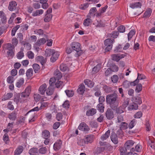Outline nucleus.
Returning <instances> with one entry per match:
<instances>
[{"label":"nucleus","instance_id":"f257e3e1","mask_svg":"<svg viewBox=\"0 0 155 155\" xmlns=\"http://www.w3.org/2000/svg\"><path fill=\"white\" fill-rule=\"evenodd\" d=\"M118 99L117 94L116 93H114L107 95L106 102L107 104L109 105L110 107L112 109L114 110L116 107L118 106Z\"/></svg>","mask_w":155,"mask_h":155},{"label":"nucleus","instance_id":"f03ea898","mask_svg":"<svg viewBox=\"0 0 155 155\" xmlns=\"http://www.w3.org/2000/svg\"><path fill=\"white\" fill-rule=\"evenodd\" d=\"M39 110L38 107H36L28 111L26 114V115H28L29 117V122H32L35 121V117L36 114L34 111H38Z\"/></svg>","mask_w":155,"mask_h":155},{"label":"nucleus","instance_id":"7ed1b4c3","mask_svg":"<svg viewBox=\"0 0 155 155\" xmlns=\"http://www.w3.org/2000/svg\"><path fill=\"white\" fill-rule=\"evenodd\" d=\"M114 42V39L108 38L106 39L104 41V45L106 47L105 49V51H110L111 49L113 46V44Z\"/></svg>","mask_w":155,"mask_h":155},{"label":"nucleus","instance_id":"20e7f679","mask_svg":"<svg viewBox=\"0 0 155 155\" xmlns=\"http://www.w3.org/2000/svg\"><path fill=\"white\" fill-rule=\"evenodd\" d=\"M71 46L73 50L77 52V54L80 56L81 55V51L80 44L77 42H73L71 43Z\"/></svg>","mask_w":155,"mask_h":155},{"label":"nucleus","instance_id":"39448f33","mask_svg":"<svg viewBox=\"0 0 155 155\" xmlns=\"http://www.w3.org/2000/svg\"><path fill=\"white\" fill-rule=\"evenodd\" d=\"M145 78V77L143 74H140L139 73H138L137 78L134 81L130 82V84L131 86H135L138 83L139 80L143 79Z\"/></svg>","mask_w":155,"mask_h":155},{"label":"nucleus","instance_id":"423d86ee","mask_svg":"<svg viewBox=\"0 0 155 155\" xmlns=\"http://www.w3.org/2000/svg\"><path fill=\"white\" fill-rule=\"evenodd\" d=\"M78 129L84 131H87L89 130V127L84 122L81 123L78 127Z\"/></svg>","mask_w":155,"mask_h":155},{"label":"nucleus","instance_id":"0eeeda50","mask_svg":"<svg viewBox=\"0 0 155 155\" xmlns=\"http://www.w3.org/2000/svg\"><path fill=\"white\" fill-rule=\"evenodd\" d=\"M17 4L16 1H12L9 3L8 7V9L10 11H13L16 9Z\"/></svg>","mask_w":155,"mask_h":155},{"label":"nucleus","instance_id":"6e6552de","mask_svg":"<svg viewBox=\"0 0 155 155\" xmlns=\"http://www.w3.org/2000/svg\"><path fill=\"white\" fill-rule=\"evenodd\" d=\"M119 35V32L116 31H112L111 33L107 34V38H117Z\"/></svg>","mask_w":155,"mask_h":155},{"label":"nucleus","instance_id":"1a4fd4ad","mask_svg":"<svg viewBox=\"0 0 155 155\" xmlns=\"http://www.w3.org/2000/svg\"><path fill=\"white\" fill-rule=\"evenodd\" d=\"M47 87V85L45 83L41 85L38 90L39 93L42 95L44 94L45 91H46Z\"/></svg>","mask_w":155,"mask_h":155},{"label":"nucleus","instance_id":"9d476101","mask_svg":"<svg viewBox=\"0 0 155 155\" xmlns=\"http://www.w3.org/2000/svg\"><path fill=\"white\" fill-rule=\"evenodd\" d=\"M106 117L108 119H112L114 117L113 112L110 108L107 109L106 112Z\"/></svg>","mask_w":155,"mask_h":155},{"label":"nucleus","instance_id":"9b49d317","mask_svg":"<svg viewBox=\"0 0 155 155\" xmlns=\"http://www.w3.org/2000/svg\"><path fill=\"white\" fill-rule=\"evenodd\" d=\"M24 150L23 147L22 146H19L16 148L14 153V155H20Z\"/></svg>","mask_w":155,"mask_h":155},{"label":"nucleus","instance_id":"f8f14e48","mask_svg":"<svg viewBox=\"0 0 155 155\" xmlns=\"http://www.w3.org/2000/svg\"><path fill=\"white\" fill-rule=\"evenodd\" d=\"M91 16L90 15L87 16L86 19L84 21L83 24L85 26H88L91 23Z\"/></svg>","mask_w":155,"mask_h":155},{"label":"nucleus","instance_id":"ddd939ff","mask_svg":"<svg viewBox=\"0 0 155 155\" xmlns=\"http://www.w3.org/2000/svg\"><path fill=\"white\" fill-rule=\"evenodd\" d=\"M37 62H40L42 65H43L46 62V59L42 56H38L35 58Z\"/></svg>","mask_w":155,"mask_h":155},{"label":"nucleus","instance_id":"4468645a","mask_svg":"<svg viewBox=\"0 0 155 155\" xmlns=\"http://www.w3.org/2000/svg\"><path fill=\"white\" fill-rule=\"evenodd\" d=\"M134 142L132 140H128L124 144V147L127 150H129L133 145Z\"/></svg>","mask_w":155,"mask_h":155},{"label":"nucleus","instance_id":"2eb2a0df","mask_svg":"<svg viewBox=\"0 0 155 155\" xmlns=\"http://www.w3.org/2000/svg\"><path fill=\"white\" fill-rule=\"evenodd\" d=\"M110 138L114 144H117L118 143V138L117 135L114 133H112L110 136Z\"/></svg>","mask_w":155,"mask_h":155},{"label":"nucleus","instance_id":"dca6fc26","mask_svg":"<svg viewBox=\"0 0 155 155\" xmlns=\"http://www.w3.org/2000/svg\"><path fill=\"white\" fill-rule=\"evenodd\" d=\"M62 143V142L60 140L56 142L54 145L53 148L54 150H59L61 147Z\"/></svg>","mask_w":155,"mask_h":155},{"label":"nucleus","instance_id":"f3484780","mask_svg":"<svg viewBox=\"0 0 155 155\" xmlns=\"http://www.w3.org/2000/svg\"><path fill=\"white\" fill-rule=\"evenodd\" d=\"M0 18L2 23L5 24L7 21V18L5 14L3 11H0Z\"/></svg>","mask_w":155,"mask_h":155},{"label":"nucleus","instance_id":"a211bd4d","mask_svg":"<svg viewBox=\"0 0 155 155\" xmlns=\"http://www.w3.org/2000/svg\"><path fill=\"white\" fill-rule=\"evenodd\" d=\"M20 103L24 102L28 99V96L25 94V93L23 92L21 93L20 94Z\"/></svg>","mask_w":155,"mask_h":155},{"label":"nucleus","instance_id":"6ab92c4d","mask_svg":"<svg viewBox=\"0 0 155 155\" xmlns=\"http://www.w3.org/2000/svg\"><path fill=\"white\" fill-rule=\"evenodd\" d=\"M29 154L31 155H39L38 150L37 148H33L31 149L29 151Z\"/></svg>","mask_w":155,"mask_h":155},{"label":"nucleus","instance_id":"aec40b11","mask_svg":"<svg viewBox=\"0 0 155 155\" xmlns=\"http://www.w3.org/2000/svg\"><path fill=\"white\" fill-rule=\"evenodd\" d=\"M94 136L92 135H89L86 137L85 139V142L87 144L88 143H91L93 140Z\"/></svg>","mask_w":155,"mask_h":155},{"label":"nucleus","instance_id":"412c9836","mask_svg":"<svg viewBox=\"0 0 155 155\" xmlns=\"http://www.w3.org/2000/svg\"><path fill=\"white\" fill-rule=\"evenodd\" d=\"M96 113V110L94 108H92L88 110L86 112V115L88 116H92Z\"/></svg>","mask_w":155,"mask_h":155},{"label":"nucleus","instance_id":"4be33fe9","mask_svg":"<svg viewBox=\"0 0 155 155\" xmlns=\"http://www.w3.org/2000/svg\"><path fill=\"white\" fill-rule=\"evenodd\" d=\"M85 91V86L83 84H81L79 86L77 90L78 93L80 94H83Z\"/></svg>","mask_w":155,"mask_h":155},{"label":"nucleus","instance_id":"5701e85b","mask_svg":"<svg viewBox=\"0 0 155 155\" xmlns=\"http://www.w3.org/2000/svg\"><path fill=\"white\" fill-rule=\"evenodd\" d=\"M120 130L118 131L120 134L122 133V130H125L127 128V124L125 122H122L120 126Z\"/></svg>","mask_w":155,"mask_h":155},{"label":"nucleus","instance_id":"b1692460","mask_svg":"<svg viewBox=\"0 0 155 155\" xmlns=\"http://www.w3.org/2000/svg\"><path fill=\"white\" fill-rule=\"evenodd\" d=\"M54 78L57 80H59L62 77L61 73L58 70H56L54 72Z\"/></svg>","mask_w":155,"mask_h":155},{"label":"nucleus","instance_id":"393cba45","mask_svg":"<svg viewBox=\"0 0 155 155\" xmlns=\"http://www.w3.org/2000/svg\"><path fill=\"white\" fill-rule=\"evenodd\" d=\"M97 108L100 112H103L104 108V104L102 103H100L97 105Z\"/></svg>","mask_w":155,"mask_h":155},{"label":"nucleus","instance_id":"a878e982","mask_svg":"<svg viewBox=\"0 0 155 155\" xmlns=\"http://www.w3.org/2000/svg\"><path fill=\"white\" fill-rule=\"evenodd\" d=\"M16 115L17 114L15 112L13 111L9 115L8 117L10 120H14L16 119Z\"/></svg>","mask_w":155,"mask_h":155},{"label":"nucleus","instance_id":"bb28decb","mask_svg":"<svg viewBox=\"0 0 155 155\" xmlns=\"http://www.w3.org/2000/svg\"><path fill=\"white\" fill-rule=\"evenodd\" d=\"M141 6V4L139 2H134L130 4V7L132 8H140Z\"/></svg>","mask_w":155,"mask_h":155},{"label":"nucleus","instance_id":"cd10ccee","mask_svg":"<svg viewBox=\"0 0 155 155\" xmlns=\"http://www.w3.org/2000/svg\"><path fill=\"white\" fill-rule=\"evenodd\" d=\"M44 10L42 9L37 10L33 12L32 16H36L40 15L43 14Z\"/></svg>","mask_w":155,"mask_h":155},{"label":"nucleus","instance_id":"c85d7f7f","mask_svg":"<svg viewBox=\"0 0 155 155\" xmlns=\"http://www.w3.org/2000/svg\"><path fill=\"white\" fill-rule=\"evenodd\" d=\"M46 40L44 38H42L38 39L36 43V44L38 46H40L44 44Z\"/></svg>","mask_w":155,"mask_h":155},{"label":"nucleus","instance_id":"c756f323","mask_svg":"<svg viewBox=\"0 0 155 155\" xmlns=\"http://www.w3.org/2000/svg\"><path fill=\"white\" fill-rule=\"evenodd\" d=\"M124 108L122 106L117 107H116L114 110H115L116 113L117 114H121L124 112Z\"/></svg>","mask_w":155,"mask_h":155},{"label":"nucleus","instance_id":"7c9ffc66","mask_svg":"<svg viewBox=\"0 0 155 155\" xmlns=\"http://www.w3.org/2000/svg\"><path fill=\"white\" fill-rule=\"evenodd\" d=\"M54 92V89L52 88V87L50 86L46 91V93L47 95H51Z\"/></svg>","mask_w":155,"mask_h":155},{"label":"nucleus","instance_id":"2f4dec72","mask_svg":"<svg viewBox=\"0 0 155 155\" xmlns=\"http://www.w3.org/2000/svg\"><path fill=\"white\" fill-rule=\"evenodd\" d=\"M84 82L85 85H87L88 87L92 88L93 87L94 84V83L88 79H86L84 81Z\"/></svg>","mask_w":155,"mask_h":155},{"label":"nucleus","instance_id":"473e14b6","mask_svg":"<svg viewBox=\"0 0 155 155\" xmlns=\"http://www.w3.org/2000/svg\"><path fill=\"white\" fill-rule=\"evenodd\" d=\"M33 70L32 68L28 69L26 72V76L28 78H31L33 75Z\"/></svg>","mask_w":155,"mask_h":155},{"label":"nucleus","instance_id":"72a5a7b5","mask_svg":"<svg viewBox=\"0 0 155 155\" xmlns=\"http://www.w3.org/2000/svg\"><path fill=\"white\" fill-rule=\"evenodd\" d=\"M152 10L150 8H149L145 11L144 12L143 16L144 17H149L151 13Z\"/></svg>","mask_w":155,"mask_h":155},{"label":"nucleus","instance_id":"f704fd0d","mask_svg":"<svg viewBox=\"0 0 155 155\" xmlns=\"http://www.w3.org/2000/svg\"><path fill=\"white\" fill-rule=\"evenodd\" d=\"M13 96V94L12 93H8L5 95L3 97L2 100H8L11 98Z\"/></svg>","mask_w":155,"mask_h":155},{"label":"nucleus","instance_id":"c9c22d12","mask_svg":"<svg viewBox=\"0 0 155 155\" xmlns=\"http://www.w3.org/2000/svg\"><path fill=\"white\" fill-rule=\"evenodd\" d=\"M110 134V131L108 130L105 134L101 136V139L102 140H104L107 139L109 137Z\"/></svg>","mask_w":155,"mask_h":155},{"label":"nucleus","instance_id":"e433bc0d","mask_svg":"<svg viewBox=\"0 0 155 155\" xmlns=\"http://www.w3.org/2000/svg\"><path fill=\"white\" fill-rule=\"evenodd\" d=\"M54 50L53 49H46L45 51V54L46 55V56H50L51 55H52L53 52H54Z\"/></svg>","mask_w":155,"mask_h":155},{"label":"nucleus","instance_id":"4c0bfd02","mask_svg":"<svg viewBox=\"0 0 155 155\" xmlns=\"http://www.w3.org/2000/svg\"><path fill=\"white\" fill-rule=\"evenodd\" d=\"M42 136L44 138H48L50 136V132L48 130H45L42 132Z\"/></svg>","mask_w":155,"mask_h":155},{"label":"nucleus","instance_id":"58836bf2","mask_svg":"<svg viewBox=\"0 0 155 155\" xmlns=\"http://www.w3.org/2000/svg\"><path fill=\"white\" fill-rule=\"evenodd\" d=\"M20 27V25H17L12 28L11 32L12 36H13L15 35L16 31Z\"/></svg>","mask_w":155,"mask_h":155},{"label":"nucleus","instance_id":"ea45409f","mask_svg":"<svg viewBox=\"0 0 155 155\" xmlns=\"http://www.w3.org/2000/svg\"><path fill=\"white\" fill-rule=\"evenodd\" d=\"M24 79L23 78H21L16 83V86L18 87H20L23 84L24 82Z\"/></svg>","mask_w":155,"mask_h":155},{"label":"nucleus","instance_id":"a19ab883","mask_svg":"<svg viewBox=\"0 0 155 155\" xmlns=\"http://www.w3.org/2000/svg\"><path fill=\"white\" fill-rule=\"evenodd\" d=\"M110 67L112 72L117 71L118 70V67L114 63H112L111 64Z\"/></svg>","mask_w":155,"mask_h":155},{"label":"nucleus","instance_id":"79ce46f5","mask_svg":"<svg viewBox=\"0 0 155 155\" xmlns=\"http://www.w3.org/2000/svg\"><path fill=\"white\" fill-rule=\"evenodd\" d=\"M97 11L96 8L95 7L92 8L90 10L89 13L88 15H90L91 16H94L95 14V12Z\"/></svg>","mask_w":155,"mask_h":155},{"label":"nucleus","instance_id":"37998d69","mask_svg":"<svg viewBox=\"0 0 155 155\" xmlns=\"http://www.w3.org/2000/svg\"><path fill=\"white\" fill-rule=\"evenodd\" d=\"M111 57L112 59L116 61H118L120 60L119 54H114L111 55Z\"/></svg>","mask_w":155,"mask_h":155},{"label":"nucleus","instance_id":"c03bdc74","mask_svg":"<svg viewBox=\"0 0 155 155\" xmlns=\"http://www.w3.org/2000/svg\"><path fill=\"white\" fill-rule=\"evenodd\" d=\"M65 92L67 95L69 97H72L74 94V92L71 90H66Z\"/></svg>","mask_w":155,"mask_h":155},{"label":"nucleus","instance_id":"a18cd8bd","mask_svg":"<svg viewBox=\"0 0 155 155\" xmlns=\"http://www.w3.org/2000/svg\"><path fill=\"white\" fill-rule=\"evenodd\" d=\"M52 18V15L50 14H47L46 17L44 19V20L45 22H49L50 21Z\"/></svg>","mask_w":155,"mask_h":155},{"label":"nucleus","instance_id":"49530a36","mask_svg":"<svg viewBox=\"0 0 155 155\" xmlns=\"http://www.w3.org/2000/svg\"><path fill=\"white\" fill-rule=\"evenodd\" d=\"M127 150L126 149V148L124 147H121L119 148V150L121 155H125L126 152L127 151Z\"/></svg>","mask_w":155,"mask_h":155},{"label":"nucleus","instance_id":"de8ad7c7","mask_svg":"<svg viewBox=\"0 0 155 155\" xmlns=\"http://www.w3.org/2000/svg\"><path fill=\"white\" fill-rule=\"evenodd\" d=\"M135 32L134 30H131L128 34V40H130L132 38L133 36L135 34Z\"/></svg>","mask_w":155,"mask_h":155},{"label":"nucleus","instance_id":"09e8293b","mask_svg":"<svg viewBox=\"0 0 155 155\" xmlns=\"http://www.w3.org/2000/svg\"><path fill=\"white\" fill-rule=\"evenodd\" d=\"M31 92V87L30 86H28L25 89V92H23L29 97Z\"/></svg>","mask_w":155,"mask_h":155},{"label":"nucleus","instance_id":"8fccbe9b","mask_svg":"<svg viewBox=\"0 0 155 155\" xmlns=\"http://www.w3.org/2000/svg\"><path fill=\"white\" fill-rule=\"evenodd\" d=\"M60 70L63 72L67 70L68 69V68L66 65L64 64H61L60 65Z\"/></svg>","mask_w":155,"mask_h":155},{"label":"nucleus","instance_id":"3c124183","mask_svg":"<svg viewBox=\"0 0 155 155\" xmlns=\"http://www.w3.org/2000/svg\"><path fill=\"white\" fill-rule=\"evenodd\" d=\"M138 109V105L136 104H133L130 106L129 107V109L130 110H136Z\"/></svg>","mask_w":155,"mask_h":155},{"label":"nucleus","instance_id":"603ef678","mask_svg":"<svg viewBox=\"0 0 155 155\" xmlns=\"http://www.w3.org/2000/svg\"><path fill=\"white\" fill-rule=\"evenodd\" d=\"M14 50H8L7 52L8 57L12 58L14 55Z\"/></svg>","mask_w":155,"mask_h":155},{"label":"nucleus","instance_id":"864d4df0","mask_svg":"<svg viewBox=\"0 0 155 155\" xmlns=\"http://www.w3.org/2000/svg\"><path fill=\"white\" fill-rule=\"evenodd\" d=\"M136 120L135 119H133L130 123L129 127L130 129L132 128L135 126L136 124Z\"/></svg>","mask_w":155,"mask_h":155},{"label":"nucleus","instance_id":"5fc2aeb1","mask_svg":"<svg viewBox=\"0 0 155 155\" xmlns=\"http://www.w3.org/2000/svg\"><path fill=\"white\" fill-rule=\"evenodd\" d=\"M111 79L113 83H116L118 80V76L117 75H114L111 77Z\"/></svg>","mask_w":155,"mask_h":155},{"label":"nucleus","instance_id":"6e6d98bb","mask_svg":"<svg viewBox=\"0 0 155 155\" xmlns=\"http://www.w3.org/2000/svg\"><path fill=\"white\" fill-rule=\"evenodd\" d=\"M130 84V83L127 81H125L123 82V86L125 88H127L129 87Z\"/></svg>","mask_w":155,"mask_h":155},{"label":"nucleus","instance_id":"4d7b16f0","mask_svg":"<svg viewBox=\"0 0 155 155\" xmlns=\"http://www.w3.org/2000/svg\"><path fill=\"white\" fill-rule=\"evenodd\" d=\"M101 69L100 65L99 64L97 65L93 68V72L94 73H97Z\"/></svg>","mask_w":155,"mask_h":155},{"label":"nucleus","instance_id":"13d9d810","mask_svg":"<svg viewBox=\"0 0 155 155\" xmlns=\"http://www.w3.org/2000/svg\"><path fill=\"white\" fill-rule=\"evenodd\" d=\"M12 102L11 101H9L7 104V108L9 109L13 110L14 109V108L13 105L12 104Z\"/></svg>","mask_w":155,"mask_h":155},{"label":"nucleus","instance_id":"bf43d9fd","mask_svg":"<svg viewBox=\"0 0 155 155\" xmlns=\"http://www.w3.org/2000/svg\"><path fill=\"white\" fill-rule=\"evenodd\" d=\"M47 150V148L45 147L41 148L38 150L39 153L41 154H45L46 153Z\"/></svg>","mask_w":155,"mask_h":155},{"label":"nucleus","instance_id":"052dcab7","mask_svg":"<svg viewBox=\"0 0 155 155\" xmlns=\"http://www.w3.org/2000/svg\"><path fill=\"white\" fill-rule=\"evenodd\" d=\"M14 46L11 43H8L6 46V48L8 50H13L15 49Z\"/></svg>","mask_w":155,"mask_h":155},{"label":"nucleus","instance_id":"680f3d73","mask_svg":"<svg viewBox=\"0 0 155 155\" xmlns=\"http://www.w3.org/2000/svg\"><path fill=\"white\" fill-rule=\"evenodd\" d=\"M104 89L107 93H109L112 91V88L111 87L105 86L104 87Z\"/></svg>","mask_w":155,"mask_h":155},{"label":"nucleus","instance_id":"e2e57ef3","mask_svg":"<svg viewBox=\"0 0 155 155\" xmlns=\"http://www.w3.org/2000/svg\"><path fill=\"white\" fill-rule=\"evenodd\" d=\"M56 79L54 77L50 78L49 81L50 86L52 87L54 85L55 83Z\"/></svg>","mask_w":155,"mask_h":155},{"label":"nucleus","instance_id":"0e129e2a","mask_svg":"<svg viewBox=\"0 0 155 155\" xmlns=\"http://www.w3.org/2000/svg\"><path fill=\"white\" fill-rule=\"evenodd\" d=\"M142 90V85L141 84H139L137 86L135 91L137 93L139 92Z\"/></svg>","mask_w":155,"mask_h":155},{"label":"nucleus","instance_id":"69168bd1","mask_svg":"<svg viewBox=\"0 0 155 155\" xmlns=\"http://www.w3.org/2000/svg\"><path fill=\"white\" fill-rule=\"evenodd\" d=\"M27 55L28 58L30 59H32L34 58V54L31 51H30L28 52Z\"/></svg>","mask_w":155,"mask_h":155},{"label":"nucleus","instance_id":"338daca9","mask_svg":"<svg viewBox=\"0 0 155 155\" xmlns=\"http://www.w3.org/2000/svg\"><path fill=\"white\" fill-rule=\"evenodd\" d=\"M118 30L120 32L123 33L125 31V27L123 25H121L118 28Z\"/></svg>","mask_w":155,"mask_h":155},{"label":"nucleus","instance_id":"774afa93","mask_svg":"<svg viewBox=\"0 0 155 155\" xmlns=\"http://www.w3.org/2000/svg\"><path fill=\"white\" fill-rule=\"evenodd\" d=\"M89 4L88 3H86L82 4L80 7L81 9L82 10L86 9L89 6Z\"/></svg>","mask_w":155,"mask_h":155}]
</instances>
